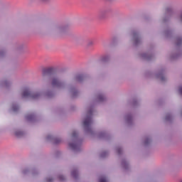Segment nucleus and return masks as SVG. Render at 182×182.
I'll return each mask as SVG.
<instances>
[{"label":"nucleus","mask_w":182,"mask_h":182,"mask_svg":"<svg viewBox=\"0 0 182 182\" xmlns=\"http://www.w3.org/2000/svg\"><path fill=\"white\" fill-rule=\"evenodd\" d=\"M82 79H83V75H77L76 77V80L77 82H81Z\"/></svg>","instance_id":"obj_7"},{"label":"nucleus","mask_w":182,"mask_h":182,"mask_svg":"<svg viewBox=\"0 0 182 182\" xmlns=\"http://www.w3.org/2000/svg\"><path fill=\"white\" fill-rule=\"evenodd\" d=\"M73 96H75V94H73Z\"/></svg>","instance_id":"obj_28"},{"label":"nucleus","mask_w":182,"mask_h":182,"mask_svg":"<svg viewBox=\"0 0 182 182\" xmlns=\"http://www.w3.org/2000/svg\"><path fill=\"white\" fill-rule=\"evenodd\" d=\"M43 75L47 76V77H50L51 79V85L53 87H62L63 86V82H60L58 77L54 76L52 74V70L50 69H46L43 73Z\"/></svg>","instance_id":"obj_1"},{"label":"nucleus","mask_w":182,"mask_h":182,"mask_svg":"<svg viewBox=\"0 0 182 182\" xmlns=\"http://www.w3.org/2000/svg\"><path fill=\"white\" fill-rule=\"evenodd\" d=\"M161 80H164V77H161Z\"/></svg>","instance_id":"obj_25"},{"label":"nucleus","mask_w":182,"mask_h":182,"mask_svg":"<svg viewBox=\"0 0 182 182\" xmlns=\"http://www.w3.org/2000/svg\"><path fill=\"white\" fill-rule=\"evenodd\" d=\"M122 166H124V167L125 166H127V163H122Z\"/></svg>","instance_id":"obj_21"},{"label":"nucleus","mask_w":182,"mask_h":182,"mask_svg":"<svg viewBox=\"0 0 182 182\" xmlns=\"http://www.w3.org/2000/svg\"><path fill=\"white\" fill-rule=\"evenodd\" d=\"M117 153L118 154H120V153H122V149L120 148L117 149Z\"/></svg>","instance_id":"obj_18"},{"label":"nucleus","mask_w":182,"mask_h":182,"mask_svg":"<svg viewBox=\"0 0 182 182\" xmlns=\"http://www.w3.org/2000/svg\"><path fill=\"white\" fill-rule=\"evenodd\" d=\"M71 174L73 177H76L77 176V171H73Z\"/></svg>","instance_id":"obj_13"},{"label":"nucleus","mask_w":182,"mask_h":182,"mask_svg":"<svg viewBox=\"0 0 182 182\" xmlns=\"http://www.w3.org/2000/svg\"><path fill=\"white\" fill-rule=\"evenodd\" d=\"M22 97H29L32 100H36L41 97V94L39 93H31L29 89L25 88L23 91Z\"/></svg>","instance_id":"obj_2"},{"label":"nucleus","mask_w":182,"mask_h":182,"mask_svg":"<svg viewBox=\"0 0 182 182\" xmlns=\"http://www.w3.org/2000/svg\"><path fill=\"white\" fill-rule=\"evenodd\" d=\"M98 100L99 102H103L105 100V97L103 95H99Z\"/></svg>","instance_id":"obj_9"},{"label":"nucleus","mask_w":182,"mask_h":182,"mask_svg":"<svg viewBox=\"0 0 182 182\" xmlns=\"http://www.w3.org/2000/svg\"><path fill=\"white\" fill-rule=\"evenodd\" d=\"M100 182H107V180H106V177L102 176L101 178H100Z\"/></svg>","instance_id":"obj_10"},{"label":"nucleus","mask_w":182,"mask_h":182,"mask_svg":"<svg viewBox=\"0 0 182 182\" xmlns=\"http://www.w3.org/2000/svg\"><path fill=\"white\" fill-rule=\"evenodd\" d=\"M92 124V117H87L85 121L83 122V126L85 130H87L90 125Z\"/></svg>","instance_id":"obj_3"},{"label":"nucleus","mask_w":182,"mask_h":182,"mask_svg":"<svg viewBox=\"0 0 182 182\" xmlns=\"http://www.w3.org/2000/svg\"><path fill=\"white\" fill-rule=\"evenodd\" d=\"M133 39L135 45L139 44L140 42V38L139 37V34L137 33H133Z\"/></svg>","instance_id":"obj_4"},{"label":"nucleus","mask_w":182,"mask_h":182,"mask_svg":"<svg viewBox=\"0 0 182 182\" xmlns=\"http://www.w3.org/2000/svg\"><path fill=\"white\" fill-rule=\"evenodd\" d=\"M57 29L58 31H63V29H65V28H63V27H58Z\"/></svg>","instance_id":"obj_17"},{"label":"nucleus","mask_w":182,"mask_h":182,"mask_svg":"<svg viewBox=\"0 0 182 182\" xmlns=\"http://www.w3.org/2000/svg\"><path fill=\"white\" fill-rule=\"evenodd\" d=\"M59 180H60V181H63V180H65V176H59Z\"/></svg>","instance_id":"obj_14"},{"label":"nucleus","mask_w":182,"mask_h":182,"mask_svg":"<svg viewBox=\"0 0 182 182\" xmlns=\"http://www.w3.org/2000/svg\"><path fill=\"white\" fill-rule=\"evenodd\" d=\"M27 119L29 120V119H32V115L27 116Z\"/></svg>","instance_id":"obj_20"},{"label":"nucleus","mask_w":182,"mask_h":182,"mask_svg":"<svg viewBox=\"0 0 182 182\" xmlns=\"http://www.w3.org/2000/svg\"><path fill=\"white\" fill-rule=\"evenodd\" d=\"M166 12L167 14H171V12H173V9L171 8H167L166 9Z\"/></svg>","instance_id":"obj_11"},{"label":"nucleus","mask_w":182,"mask_h":182,"mask_svg":"<svg viewBox=\"0 0 182 182\" xmlns=\"http://www.w3.org/2000/svg\"><path fill=\"white\" fill-rule=\"evenodd\" d=\"M90 114H92V112H90Z\"/></svg>","instance_id":"obj_26"},{"label":"nucleus","mask_w":182,"mask_h":182,"mask_svg":"<svg viewBox=\"0 0 182 182\" xmlns=\"http://www.w3.org/2000/svg\"><path fill=\"white\" fill-rule=\"evenodd\" d=\"M102 62H107V60H109V55H105V56L102 57Z\"/></svg>","instance_id":"obj_8"},{"label":"nucleus","mask_w":182,"mask_h":182,"mask_svg":"<svg viewBox=\"0 0 182 182\" xmlns=\"http://www.w3.org/2000/svg\"><path fill=\"white\" fill-rule=\"evenodd\" d=\"M53 179H52V178H48V182H50V181H53Z\"/></svg>","instance_id":"obj_22"},{"label":"nucleus","mask_w":182,"mask_h":182,"mask_svg":"<svg viewBox=\"0 0 182 182\" xmlns=\"http://www.w3.org/2000/svg\"><path fill=\"white\" fill-rule=\"evenodd\" d=\"M176 41H177V43H176L177 46H179V45H181V43H182V38H178L176 39Z\"/></svg>","instance_id":"obj_6"},{"label":"nucleus","mask_w":182,"mask_h":182,"mask_svg":"<svg viewBox=\"0 0 182 182\" xmlns=\"http://www.w3.org/2000/svg\"><path fill=\"white\" fill-rule=\"evenodd\" d=\"M166 120H168V118L166 117Z\"/></svg>","instance_id":"obj_27"},{"label":"nucleus","mask_w":182,"mask_h":182,"mask_svg":"<svg viewBox=\"0 0 182 182\" xmlns=\"http://www.w3.org/2000/svg\"><path fill=\"white\" fill-rule=\"evenodd\" d=\"M181 182H182V181Z\"/></svg>","instance_id":"obj_29"},{"label":"nucleus","mask_w":182,"mask_h":182,"mask_svg":"<svg viewBox=\"0 0 182 182\" xmlns=\"http://www.w3.org/2000/svg\"><path fill=\"white\" fill-rule=\"evenodd\" d=\"M13 109H14V112H16V110L18 109V108H15V107H14Z\"/></svg>","instance_id":"obj_23"},{"label":"nucleus","mask_w":182,"mask_h":182,"mask_svg":"<svg viewBox=\"0 0 182 182\" xmlns=\"http://www.w3.org/2000/svg\"><path fill=\"white\" fill-rule=\"evenodd\" d=\"M22 134L21 132H16V136H21Z\"/></svg>","instance_id":"obj_15"},{"label":"nucleus","mask_w":182,"mask_h":182,"mask_svg":"<svg viewBox=\"0 0 182 182\" xmlns=\"http://www.w3.org/2000/svg\"><path fill=\"white\" fill-rule=\"evenodd\" d=\"M69 146L72 150H77V149H79V145H77L76 143H70L69 144Z\"/></svg>","instance_id":"obj_5"},{"label":"nucleus","mask_w":182,"mask_h":182,"mask_svg":"<svg viewBox=\"0 0 182 182\" xmlns=\"http://www.w3.org/2000/svg\"><path fill=\"white\" fill-rule=\"evenodd\" d=\"M179 93L180 95H182V87H179Z\"/></svg>","instance_id":"obj_19"},{"label":"nucleus","mask_w":182,"mask_h":182,"mask_svg":"<svg viewBox=\"0 0 182 182\" xmlns=\"http://www.w3.org/2000/svg\"><path fill=\"white\" fill-rule=\"evenodd\" d=\"M73 137H76L77 136V133H76V132H73L72 134Z\"/></svg>","instance_id":"obj_16"},{"label":"nucleus","mask_w":182,"mask_h":182,"mask_svg":"<svg viewBox=\"0 0 182 182\" xmlns=\"http://www.w3.org/2000/svg\"><path fill=\"white\" fill-rule=\"evenodd\" d=\"M42 1V2H48V1H49V0H41Z\"/></svg>","instance_id":"obj_24"},{"label":"nucleus","mask_w":182,"mask_h":182,"mask_svg":"<svg viewBox=\"0 0 182 182\" xmlns=\"http://www.w3.org/2000/svg\"><path fill=\"white\" fill-rule=\"evenodd\" d=\"M106 14V11H101L99 14L100 18H103L105 15Z\"/></svg>","instance_id":"obj_12"}]
</instances>
